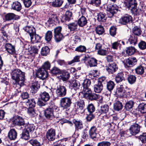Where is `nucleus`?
<instances>
[{"label":"nucleus","mask_w":146,"mask_h":146,"mask_svg":"<svg viewBox=\"0 0 146 146\" xmlns=\"http://www.w3.org/2000/svg\"><path fill=\"white\" fill-rule=\"evenodd\" d=\"M39 87V85L37 81H35L32 83L31 85V89L33 93L36 92Z\"/></svg>","instance_id":"c9c22d12"},{"label":"nucleus","mask_w":146,"mask_h":146,"mask_svg":"<svg viewBox=\"0 0 146 146\" xmlns=\"http://www.w3.org/2000/svg\"><path fill=\"white\" fill-rule=\"evenodd\" d=\"M70 86L74 90H76L78 89L80 86L79 82L76 80H73L70 82Z\"/></svg>","instance_id":"4be33fe9"},{"label":"nucleus","mask_w":146,"mask_h":146,"mask_svg":"<svg viewBox=\"0 0 146 146\" xmlns=\"http://www.w3.org/2000/svg\"><path fill=\"white\" fill-rule=\"evenodd\" d=\"M12 9L17 11H20L22 8V6L21 3L18 1H15L12 4Z\"/></svg>","instance_id":"b1692460"},{"label":"nucleus","mask_w":146,"mask_h":146,"mask_svg":"<svg viewBox=\"0 0 146 146\" xmlns=\"http://www.w3.org/2000/svg\"><path fill=\"white\" fill-rule=\"evenodd\" d=\"M77 23L76 22L70 23L68 25V27L71 31H74L77 29Z\"/></svg>","instance_id":"49530a36"},{"label":"nucleus","mask_w":146,"mask_h":146,"mask_svg":"<svg viewBox=\"0 0 146 146\" xmlns=\"http://www.w3.org/2000/svg\"><path fill=\"white\" fill-rule=\"evenodd\" d=\"M141 31L140 29L137 26L135 27L133 29V33L135 35H139L141 34Z\"/></svg>","instance_id":"6e6d98bb"},{"label":"nucleus","mask_w":146,"mask_h":146,"mask_svg":"<svg viewBox=\"0 0 146 146\" xmlns=\"http://www.w3.org/2000/svg\"><path fill=\"white\" fill-rule=\"evenodd\" d=\"M73 122L74 124L76 127L77 129H80L82 128V121L74 119L73 120Z\"/></svg>","instance_id":"4c0bfd02"},{"label":"nucleus","mask_w":146,"mask_h":146,"mask_svg":"<svg viewBox=\"0 0 146 146\" xmlns=\"http://www.w3.org/2000/svg\"><path fill=\"white\" fill-rule=\"evenodd\" d=\"M72 103V99L69 97L62 98L60 101V105L63 110H66L70 107Z\"/></svg>","instance_id":"7ed1b4c3"},{"label":"nucleus","mask_w":146,"mask_h":146,"mask_svg":"<svg viewBox=\"0 0 146 146\" xmlns=\"http://www.w3.org/2000/svg\"><path fill=\"white\" fill-rule=\"evenodd\" d=\"M26 105L29 106V108H33L35 107L36 103L34 99H31L27 100L26 102Z\"/></svg>","instance_id":"a19ab883"},{"label":"nucleus","mask_w":146,"mask_h":146,"mask_svg":"<svg viewBox=\"0 0 146 146\" xmlns=\"http://www.w3.org/2000/svg\"><path fill=\"white\" fill-rule=\"evenodd\" d=\"M132 21L131 17L128 14H125L120 19V23L123 25H126L128 23L131 22Z\"/></svg>","instance_id":"f3484780"},{"label":"nucleus","mask_w":146,"mask_h":146,"mask_svg":"<svg viewBox=\"0 0 146 146\" xmlns=\"http://www.w3.org/2000/svg\"><path fill=\"white\" fill-rule=\"evenodd\" d=\"M85 63L87 62L88 65L90 67L95 66L97 64V60L94 58H90L88 56H84L82 59Z\"/></svg>","instance_id":"423d86ee"},{"label":"nucleus","mask_w":146,"mask_h":146,"mask_svg":"<svg viewBox=\"0 0 146 146\" xmlns=\"http://www.w3.org/2000/svg\"><path fill=\"white\" fill-rule=\"evenodd\" d=\"M52 37V32L51 31H48L47 32L45 35V40L47 41H50L51 40Z\"/></svg>","instance_id":"09e8293b"},{"label":"nucleus","mask_w":146,"mask_h":146,"mask_svg":"<svg viewBox=\"0 0 146 146\" xmlns=\"http://www.w3.org/2000/svg\"><path fill=\"white\" fill-rule=\"evenodd\" d=\"M63 3L62 0H54L52 3V5L55 7H60Z\"/></svg>","instance_id":"a18cd8bd"},{"label":"nucleus","mask_w":146,"mask_h":146,"mask_svg":"<svg viewBox=\"0 0 146 146\" xmlns=\"http://www.w3.org/2000/svg\"><path fill=\"white\" fill-rule=\"evenodd\" d=\"M96 33L99 35H102L104 32V27L101 26H98L95 29Z\"/></svg>","instance_id":"3c124183"},{"label":"nucleus","mask_w":146,"mask_h":146,"mask_svg":"<svg viewBox=\"0 0 146 146\" xmlns=\"http://www.w3.org/2000/svg\"><path fill=\"white\" fill-rule=\"evenodd\" d=\"M136 80V77L133 75H130L127 78V80L131 84H132L135 83Z\"/></svg>","instance_id":"052dcab7"},{"label":"nucleus","mask_w":146,"mask_h":146,"mask_svg":"<svg viewBox=\"0 0 146 146\" xmlns=\"http://www.w3.org/2000/svg\"><path fill=\"white\" fill-rule=\"evenodd\" d=\"M50 72L53 76H56L60 74L61 71L58 68L54 67L52 69Z\"/></svg>","instance_id":"79ce46f5"},{"label":"nucleus","mask_w":146,"mask_h":146,"mask_svg":"<svg viewBox=\"0 0 146 146\" xmlns=\"http://www.w3.org/2000/svg\"><path fill=\"white\" fill-rule=\"evenodd\" d=\"M5 48L8 52L10 54H13L15 53V48L11 44H6L5 45Z\"/></svg>","instance_id":"412c9836"},{"label":"nucleus","mask_w":146,"mask_h":146,"mask_svg":"<svg viewBox=\"0 0 146 146\" xmlns=\"http://www.w3.org/2000/svg\"><path fill=\"white\" fill-rule=\"evenodd\" d=\"M109 110V106L107 104L101 106L100 112L101 114H106L108 111Z\"/></svg>","instance_id":"e433bc0d"},{"label":"nucleus","mask_w":146,"mask_h":146,"mask_svg":"<svg viewBox=\"0 0 146 146\" xmlns=\"http://www.w3.org/2000/svg\"><path fill=\"white\" fill-rule=\"evenodd\" d=\"M36 74L37 78L42 80L45 79L48 76V73L46 70L41 68L38 69Z\"/></svg>","instance_id":"39448f33"},{"label":"nucleus","mask_w":146,"mask_h":146,"mask_svg":"<svg viewBox=\"0 0 146 146\" xmlns=\"http://www.w3.org/2000/svg\"><path fill=\"white\" fill-rule=\"evenodd\" d=\"M89 134L90 137L94 139L97 137L98 135V131L96 127L93 126L90 128L89 131Z\"/></svg>","instance_id":"2eb2a0df"},{"label":"nucleus","mask_w":146,"mask_h":146,"mask_svg":"<svg viewBox=\"0 0 146 146\" xmlns=\"http://www.w3.org/2000/svg\"><path fill=\"white\" fill-rule=\"evenodd\" d=\"M138 109L141 113H146V104L143 103L140 104L138 106Z\"/></svg>","instance_id":"f704fd0d"},{"label":"nucleus","mask_w":146,"mask_h":146,"mask_svg":"<svg viewBox=\"0 0 146 146\" xmlns=\"http://www.w3.org/2000/svg\"><path fill=\"white\" fill-rule=\"evenodd\" d=\"M11 74L12 79L16 81L14 86H16L18 87L16 89V90L18 92H21L20 88L24 85L25 73L20 70L17 69L13 71Z\"/></svg>","instance_id":"f257e3e1"},{"label":"nucleus","mask_w":146,"mask_h":146,"mask_svg":"<svg viewBox=\"0 0 146 146\" xmlns=\"http://www.w3.org/2000/svg\"><path fill=\"white\" fill-rule=\"evenodd\" d=\"M113 107L115 110L118 111L122 109L123 106L121 102L117 101L114 104Z\"/></svg>","instance_id":"ea45409f"},{"label":"nucleus","mask_w":146,"mask_h":146,"mask_svg":"<svg viewBox=\"0 0 146 146\" xmlns=\"http://www.w3.org/2000/svg\"><path fill=\"white\" fill-rule=\"evenodd\" d=\"M124 80L123 74V72L117 73L115 76V80L117 83H120Z\"/></svg>","instance_id":"7c9ffc66"},{"label":"nucleus","mask_w":146,"mask_h":146,"mask_svg":"<svg viewBox=\"0 0 146 146\" xmlns=\"http://www.w3.org/2000/svg\"><path fill=\"white\" fill-rule=\"evenodd\" d=\"M128 40L130 44L135 45L137 43V37L136 36L132 34L130 35Z\"/></svg>","instance_id":"cd10ccee"},{"label":"nucleus","mask_w":146,"mask_h":146,"mask_svg":"<svg viewBox=\"0 0 146 146\" xmlns=\"http://www.w3.org/2000/svg\"><path fill=\"white\" fill-rule=\"evenodd\" d=\"M12 123L15 125H18L20 126L24 125L25 122L24 119L22 117L18 115L14 117L13 119Z\"/></svg>","instance_id":"1a4fd4ad"},{"label":"nucleus","mask_w":146,"mask_h":146,"mask_svg":"<svg viewBox=\"0 0 146 146\" xmlns=\"http://www.w3.org/2000/svg\"><path fill=\"white\" fill-rule=\"evenodd\" d=\"M70 74L67 72H63L60 75V79L65 81L68 80L70 77Z\"/></svg>","instance_id":"58836bf2"},{"label":"nucleus","mask_w":146,"mask_h":146,"mask_svg":"<svg viewBox=\"0 0 146 146\" xmlns=\"http://www.w3.org/2000/svg\"><path fill=\"white\" fill-rule=\"evenodd\" d=\"M137 60L135 57H131L126 60L125 64V67H131L135 65Z\"/></svg>","instance_id":"4468645a"},{"label":"nucleus","mask_w":146,"mask_h":146,"mask_svg":"<svg viewBox=\"0 0 146 146\" xmlns=\"http://www.w3.org/2000/svg\"><path fill=\"white\" fill-rule=\"evenodd\" d=\"M24 30L28 33L31 37L35 34L36 31L35 29L32 26H26L23 28Z\"/></svg>","instance_id":"6ab92c4d"},{"label":"nucleus","mask_w":146,"mask_h":146,"mask_svg":"<svg viewBox=\"0 0 146 146\" xmlns=\"http://www.w3.org/2000/svg\"><path fill=\"white\" fill-rule=\"evenodd\" d=\"M87 108L89 113H92L95 110V108L94 105L92 103L88 105Z\"/></svg>","instance_id":"864d4df0"},{"label":"nucleus","mask_w":146,"mask_h":146,"mask_svg":"<svg viewBox=\"0 0 146 146\" xmlns=\"http://www.w3.org/2000/svg\"><path fill=\"white\" fill-rule=\"evenodd\" d=\"M29 137V132H28V131H27V130H25L24 129L21 134V138L27 140L28 139Z\"/></svg>","instance_id":"37998d69"},{"label":"nucleus","mask_w":146,"mask_h":146,"mask_svg":"<svg viewBox=\"0 0 146 146\" xmlns=\"http://www.w3.org/2000/svg\"><path fill=\"white\" fill-rule=\"evenodd\" d=\"M54 37L55 41L57 42H60L64 38L62 34L54 35Z\"/></svg>","instance_id":"c03bdc74"},{"label":"nucleus","mask_w":146,"mask_h":146,"mask_svg":"<svg viewBox=\"0 0 146 146\" xmlns=\"http://www.w3.org/2000/svg\"><path fill=\"white\" fill-rule=\"evenodd\" d=\"M5 18L6 21H9L13 19L17 20L20 19V17L13 13H9L5 15Z\"/></svg>","instance_id":"a211bd4d"},{"label":"nucleus","mask_w":146,"mask_h":146,"mask_svg":"<svg viewBox=\"0 0 146 146\" xmlns=\"http://www.w3.org/2000/svg\"><path fill=\"white\" fill-rule=\"evenodd\" d=\"M106 69L109 74H112L115 72L118 69L117 64L113 63L109 64L106 66Z\"/></svg>","instance_id":"9d476101"},{"label":"nucleus","mask_w":146,"mask_h":146,"mask_svg":"<svg viewBox=\"0 0 146 146\" xmlns=\"http://www.w3.org/2000/svg\"><path fill=\"white\" fill-rule=\"evenodd\" d=\"M138 46L140 49L144 50L146 48V42L144 41H141L139 43Z\"/></svg>","instance_id":"338daca9"},{"label":"nucleus","mask_w":146,"mask_h":146,"mask_svg":"<svg viewBox=\"0 0 146 146\" xmlns=\"http://www.w3.org/2000/svg\"><path fill=\"white\" fill-rule=\"evenodd\" d=\"M108 49L106 48L105 49H101L98 51V54L102 56H105L108 53Z\"/></svg>","instance_id":"5fc2aeb1"},{"label":"nucleus","mask_w":146,"mask_h":146,"mask_svg":"<svg viewBox=\"0 0 146 146\" xmlns=\"http://www.w3.org/2000/svg\"><path fill=\"white\" fill-rule=\"evenodd\" d=\"M136 51V49L134 47L131 46L126 48L125 51L129 55H131L134 54Z\"/></svg>","instance_id":"72a5a7b5"},{"label":"nucleus","mask_w":146,"mask_h":146,"mask_svg":"<svg viewBox=\"0 0 146 146\" xmlns=\"http://www.w3.org/2000/svg\"><path fill=\"white\" fill-rule=\"evenodd\" d=\"M116 93L120 97H122L125 95V90L123 85H120V87L117 88Z\"/></svg>","instance_id":"a878e982"},{"label":"nucleus","mask_w":146,"mask_h":146,"mask_svg":"<svg viewBox=\"0 0 146 146\" xmlns=\"http://www.w3.org/2000/svg\"><path fill=\"white\" fill-rule=\"evenodd\" d=\"M46 136L48 139L50 141L54 140L55 138V131L53 129L51 128L48 130L46 133Z\"/></svg>","instance_id":"dca6fc26"},{"label":"nucleus","mask_w":146,"mask_h":146,"mask_svg":"<svg viewBox=\"0 0 146 146\" xmlns=\"http://www.w3.org/2000/svg\"><path fill=\"white\" fill-rule=\"evenodd\" d=\"M138 0H126L124 2L126 8L129 9L137 7Z\"/></svg>","instance_id":"f8f14e48"},{"label":"nucleus","mask_w":146,"mask_h":146,"mask_svg":"<svg viewBox=\"0 0 146 146\" xmlns=\"http://www.w3.org/2000/svg\"><path fill=\"white\" fill-rule=\"evenodd\" d=\"M58 21L57 17L56 15H52L50 18H49L48 22L50 23H52L54 22H56Z\"/></svg>","instance_id":"bf43d9fd"},{"label":"nucleus","mask_w":146,"mask_h":146,"mask_svg":"<svg viewBox=\"0 0 146 146\" xmlns=\"http://www.w3.org/2000/svg\"><path fill=\"white\" fill-rule=\"evenodd\" d=\"M24 129L29 133L33 131L35 129V127L32 124H28L25 126Z\"/></svg>","instance_id":"8fccbe9b"},{"label":"nucleus","mask_w":146,"mask_h":146,"mask_svg":"<svg viewBox=\"0 0 146 146\" xmlns=\"http://www.w3.org/2000/svg\"><path fill=\"white\" fill-rule=\"evenodd\" d=\"M107 17L106 14L103 12L99 13L97 15V20L100 22H105L106 20Z\"/></svg>","instance_id":"c756f323"},{"label":"nucleus","mask_w":146,"mask_h":146,"mask_svg":"<svg viewBox=\"0 0 146 146\" xmlns=\"http://www.w3.org/2000/svg\"><path fill=\"white\" fill-rule=\"evenodd\" d=\"M103 85L102 83L98 82L97 84L94 86V91L96 93H99L103 89Z\"/></svg>","instance_id":"5701e85b"},{"label":"nucleus","mask_w":146,"mask_h":146,"mask_svg":"<svg viewBox=\"0 0 146 146\" xmlns=\"http://www.w3.org/2000/svg\"><path fill=\"white\" fill-rule=\"evenodd\" d=\"M140 128L141 126L138 124L136 123H132L126 133L128 136L135 135L139 132Z\"/></svg>","instance_id":"f03ea898"},{"label":"nucleus","mask_w":146,"mask_h":146,"mask_svg":"<svg viewBox=\"0 0 146 146\" xmlns=\"http://www.w3.org/2000/svg\"><path fill=\"white\" fill-rule=\"evenodd\" d=\"M75 50L80 52H85L86 51V48L84 46L80 45L77 47Z\"/></svg>","instance_id":"680f3d73"},{"label":"nucleus","mask_w":146,"mask_h":146,"mask_svg":"<svg viewBox=\"0 0 146 146\" xmlns=\"http://www.w3.org/2000/svg\"><path fill=\"white\" fill-rule=\"evenodd\" d=\"M139 139L142 143H146V133H143L139 137Z\"/></svg>","instance_id":"774afa93"},{"label":"nucleus","mask_w":146,"mask_h":146,"mask_svg":"<svg viewBox=\"0 0 146 146\" xmlns=\"http://www.w3.org/2000/svg\"><path fill=\"white\" fill-rule=\"evenodd\" d=\"M144 67L140 65L137 67L135 69V73L137 74L141 75L144 72Z\"/></svg>","instance_id":"473e14b6"},{"label":"nucleus","mask_w":146,"mask_h":146,"mask_svg":"<svg viewBox=\"0 0 146 146\" xmlns=\"http://www.w3.org/2000/svg\"><path fill=\"white\" fill-rule=\"evenodd\" d=\"M27 112L30 116L33 117L36 114L35 110L33 108H29Z\"/></svg>","instance_id":"e2e57ef3"},{"label":"nucleus","mask_w":146,"mask_h":146,"mask_svg":"<svg viewBox=\"0 0 146 146\" xmlns=\"http://www.w3.org/2000/svg\"><path fill=\"white\" fill-rule=\"evenodd\" d=\"M41 37L38 35L36 34L32 36L31 37V42L33 43H36L40 42L41 40Z\"/></svg>","instance_id":"2f4dec72"},{"label":"nucleus","mask_w":146,"mask_h":146,"mask_svg":"<svg viewBox=\"0 0 146 146\" xmlns=\"http://www.w3.org/2000/svg\"><path fill=\"white\" fill-rule=\"evenodd\" d=\"M67 89L65 86L60 85L58 86L56 93L60 97L65 96L66 93Z\"/></svg>","instance_id":"6e6552de"},{"label":"nucleus","mask_w":146,"mask_h":146,"mask_svg":"<svg viewBox=\"0 0 146 146\" xmlns=\"http://www.w3.org/2000/svg\"><path fill=\"white\" fill-rule=\"evenodd\" d=\"M55 109H56L55 106L46 109L44 112L45 117L50 119H52L54 118L55 117L54 110Z\"/></svg>","instance_id":"0eeeda50"},{"label":"nucleus","mask_w":146,"mask_h":146,"mask_svg":"<svg viewBox=\"0 0 146 146\" xmlns=\"http://www.w3.org/2000/svg\"><path fill=\"white\" fill-rule=\"evenodd\" d=\"M107 9L111 13V15L110 17H111L118 10V7L115 4H110L108 5L107 7Z\"/></svg>","instance_id":"9b49d317"},{"label":"nucleus","mask_w":146,"mask_h":146,"mask_svg":"<svg viewBox=\"0 0 146 146\" xmlns=\"http://www.w3.org/2000/svg\"><path fill=\"white\" fill-rule=\"evenodd\" d=\"M29 142L33 146H40V143L35 139H31L29 141Z\"/></svg>","instance_id":"69168bd1"},{"label":"nucleus","mask_w":146,"mask_h":146,"mask_svg":"<svg viewBox=\"0 0 146 146\" xmlns=\"http://www.w3.org/2000/svg\"><path fill=\"white\" fill-rule=\"evenodd\" d=\"M90 3L94 6L98 7L101 4V0H90Z\"/></svg>","instance_id":"13d9d810"},{"label":"nucleus","mask_w":146,"mask_h":146,"mask_svg":"<svg viewBox=\"0 0 146 146\" xmlns=\"http://www.w3.org/2000/svg\"><path fill=\"white\" fill-rule=\"evenodd\" d=\"M87 23L86 19L84 16H82L78 20L77 23L79 26L83 27L85 26Z\"/></svg>","instance_id":"393cba45"},{"label":"nucleus","mask_w":146,"mask_h":146,"mask_svg":"<svg viewBox=\"0 0 146 146\" xmlns=\"http://www.w3.org/2000/svg\"><path fill=\"white\" fill-rule=\"evenodd\" d=\"M17 133L15 129H11L9 131L8 136L11 140H14L17 137Z\"/></svg>","instance_id":"aec40b11"},{"label":"nucleus","mask_w":146,"mask_h":146,"mask_svg":"<svg viewBox=\"0 0 146 146\" xmlns=\"http://www.w3.org/2000/svg\"><path fill=\"white\" fill-rule=\"evenodd\" d=\"M76 111L78 113H82L84 111V108L85 106V103L83 100H80L76 103Z\"/></svg>","instance_id":"ddd939ff"},{"label":"nucleus","mask_w":146,"mask_h":146,"mask_svg":"<svg viewBox=\"0 0 146 146\" xmlns=\"http://www.w3.org/2000/svg\"><path fill=\"white\" fill-rule=\"evenodd\" d=\"M88 89L84 92V97L91 101L97 100L98 94L92 93L91 89Z\"/></svg>","instance_id":"20e7f679"},{"label":"nucleus","mask_w":146,"mask_h":146,"mask_svg":"<svg viewBox=\"0 0 146 146\" xmlns=\"http://www.w3.org/2000/svg\"><path fill=\"white\" fill-rule=\"evenodd\" d=\"M91 81L90 80L88 79H86L84 81L82 84L83 86V92H84L86 90H89L88 89H91L89 88L91 84Z\"/></svg>","instance_id":"bb28decb"},{"label":"nucleus","mask_w":146,"mask_h":146,"mask_svg":"<svg viewBox=\"0 0 146 146\" xmlns=\"http://www.w3.org/2000/svg\"><path fill=\"white\" fill-rule=\"evenodd\" d=\"M50 49L48 46H45L42 48L41 51V54L43 56L47 55L49 52Z\"/></svg>","instance_id":"de8ad7c7"},{"label":"nucleus","mask_w":146,"mask_h":146,"mask_svg":"<svg viewBox=\"0 0 146 146\" xmlns=\"http://www.w3.org/2000/svg\"><path fill=\"white\" fill-rule=\"evenodd\" d=\"M115 84L113 82L110 81L108 82L107 88L108 90L111 91L113 90L115 86Z\"/></svg>","instance_id":"603ef678"},{"label":"nucleus","mask_w":146,"mask_h":146,"mask_svg":"<svg viewBox=\"0 0 146 146\" xmlns=\"http://www.w3.org/2000/svg\"><path fill=\"white\" fill-rule=\"evenodd\" d=\"M133 102L132 101H129L127 102L125 105V108L126 110H129L133 107Z\"/></svg>","instance_id":"4d7b16f0"},{"label":"nucleus","mask_w":146,"mask_h":146,"mask_svg":"<svg viewBox=\"0 0 146 146\" xmlns=\"http://www.w3.org/2000/svg\"><path fill=\"white\" fill-rule=\"evenodd\" d=\"M40 96L41 100L44 102L48 101L50 98L49 94L45 91L41 92Z\"/></svg>","instance_id":"c85d7f7f"},{"label":"nucleus","mask_w":146,"mask_h":146,"mask_svg":"<svg viewBox=\"0 0 146 146\" xmlns=\"http://www.w3.org/2000/svg\"><path fill=\"white\" fill-rule=\"evenodd\" d=\"M72 15V12L68 11L66 12L65 19L66 21H69L71 18Z\"/></svg>","instance_id":"0e129e2a"}]
</instances>
